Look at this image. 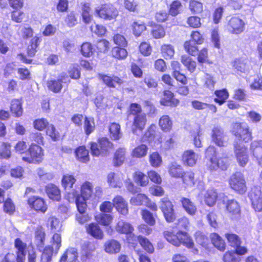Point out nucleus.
I'll return each instance as SVG.
<instances>
[{"label": "nucleus", "instance_id": "obj_24", "mask_svg": "<svg viewBox=\"0 0 262 262\" xmlns=\"http://www.w3.org/2000/svg\"><path fill=\"white\" fill-rule=\"evenodd\" d=\"M123 176L121 173L110 172L107 176V181L111 187L120 188L122 186Z\"/></svg>", "mask_w": 262, "mask_h": 262}, {"label": "nucleus", "instance_id": "obj_61", "mask_svg": "<svg viewBox=\"0 0 262 262\" xmlns=\"http://www.w3.org/2000/svg\"><path fill=\"white\" fill-rule=\"evenodd\" d=\"M184 47L186 51L192 56H195L198 54V47L194 45L191 40L185 41Z\"/></svg>", "mask_w": 262, "mask_h": 262}, {"label": "nucleus", "instance_id": "obj_54", "mask_svg": "<svg viewBox=\"0 0 262 262\" xmlns=\"http://www.w3.org/2000/svg\"><path fill=\"white\" fill-rule=\"evenodd\" d=\"M148 148L144 144H141L136 147L132 151V155L136 158H142L145 156Z\"/></svg>", "mask_w": 262, "mask_h": 262}, {"label": "nucleus", "instance_id": "obj_32", "mask_svg": "<svg viewBox=\"0 0 262 262\" xmlns=\"http://www.w3.org/2000/svg\"><path fill=\"white\" fill-rule=\"evenodd\" d=\"M211 242L214 246L220 251H224L226 248L225 241L217 233H212L210 234Z\"/></svg>", "mask_w": 262, "mask_h": 262}, {"label": "nucleus", "instance_id": "obj_57", "mask_svg": "<svg viewBox=\"0 0 262 262\" xmlns=\"http://www.w3.org/2000/svg\"><path fill=\"white\" fill-rule=\"evenodd\" d=\"M225 236L232 247L234 248L241 244L240 238L235 234L228 233L225 234Z\"/></svg>", "mask_w": 262, "mask_h": 262}, {"label": "nucleus", "instance_id": "obj_15", "mask_svg": "<svg viewBox=\"0 0 262 262\" xmlns=\"http://www.w3.org/2000/svg\"><path fill=\"white\" fill-rule=\"evenodd\" d=\"M147 119L145 114L136 115L134 118L132 130L134 134L138 135V132H141L144 128Z\"/></svg>", "mask_w": 262, "mask_h": 262}, {"label": "nucleus", "instance_id": "obj_21", "mask_svg": "<svg viewBox=\"0 0 262 262\" xmlns=\"http://www.w3.org/2000/svg\"><path fill=\"white\" fill-rule=\"evenodd\" d=\"M78 253L75 248H68L61 255L59 262H78Z\"/></svg>", "mask_w": 262, "mask_h": 262}, {"label": "nucleus", "instance_id": "obj_39", "mask_svg": "<svg viewBox=\"0 0 262 262\" xmlns=\"http://www.w3.org/2000/svg\"><path fill=\"white\" fill-rule=\"evenodd\" d=\"M217 193L214 189H208L204 195V200L209 206H213L216 201Z\"/></svg>", "mask_w": 262, "mask_h": 262}, {"label": "nucleus", "instance_id": "obj_29", "mask_svg": "<svg viewBox=\"0 0 262 262\" xmlns=\"http://www.w3.org/2000/svg\"><path fill=\"white\" fill-rule=\"evenodd\" d=\"M181 202L183 208L188 214L193 215L195 214L197 208L190 199L182 198L181 200Z\"/></svg>", "mask_w": 262, "mask_h": 262}, {"label": "nucleus", "instance_id": "obj_18", "mask_svg": "<svg viewBox=\"0 0 262 262\" xmlns=\"http://www.w3.org/2000/svg\"><path fill=\"white\" fill-rule=\"evenodd\" d=\"M250 151L259 165H262V140H255L251 143Z\"/></svg>", "mask_w": 262, "mask_h": 262}, {"label": "nucleus", "instance_id": "obj_60", "mask_svg": "<svg viewBox=\"0 0 262 262\" xmlns=\"http://www.w3.org/2000/svg\"><path fill=\"white\" fill-rule=\"evenodd\" d=\"M81 52L83 56L89 57L91 56L94 53V49L92 45L89 42L83 43L81 47Z\"/></svg>", "mask_w": 262, "mask_h": 262}, {"label": "nucleus", "instance_id": "obj_53", "mask_svg": "<svg viewBox=\"0 0 262 262\" xmlns=\"http://www.w3.org/2000/svg\"><path fill=\"white\" fill-rule=\"evenodd\" d=\"M223 260V262H240L241 258L234 251H228L224 254Z\"/></svg>", "mask_w": 262, "mask_h": 262}, {"label": "nucleus", "instance_id": "obj_55", "mask_svg": "<svg viewBox=\"0 0 262 262\" xmlns=\"http://www.w3.org/2000/svg\"><path fill=\"white\" fill-rule=\"evenodd\" d=\"M183 177V181L188 187H192L194 186L196 182V180L194 178V174L190 171L184 172Z\"/></svg>", "mask_w": 262, "mask_h": 262}, {"label": "nucleus", "instance_id": "obj_44", "mask_svg": "<svg viewBox=\"0 0 262 262\" xmlns=\"http://www.w3.org/2000/svg\"><path fill=\"white\" fill-rule=\"evenodd\" d=\"M214 94L216 98L214 99V101L220 105H222L224 103L229 96L226 89L215 91Z\"/></svg>", "mask_w": 262, "mask_h": 262}, {"label": "nucleus", "instance_id": "obj_52", "mask_svg": "<svg viewBox=\"0 0 262 262\" xmlns=\"http://www.w3.org/2000/svg\"><path fill=\"white\" fill-rule=\"evenodd\" d=\"M50 243L55 251V255H56L61 246V235L58 233H55L51 238Z\"/></svg>", "mask_w": 262, "mask_h": 262}, {"label": "nucleus", "instance_id": "obj_41", "mask_svg": "<svg viewBox=\"0 0 262 262\" xmlns=\"http://www.w3.org/2000/svg\"><path fill=\"white\" fill-rule=\"evenodd\" d=\"M131 27L134 35L137 37L140 36L142 32L146 29L145 24L140 20L134 21Z\"/></svg>", "mask_w": 262, "mask_h": 262}, {"label": "nucleus", "instance_id": "obj_10", "mask_svg": "<svg viewBox=\"0 0 262 262\" xmlns=\"http://www.w3.org/2000/svg\"><path fill=\"white\" fill-rule=\"evenodd\" d=\"M252 208L256 212L262 211V191L260 188H252L248 194Z\"/></svg>", "mask_w": 262, "mask_h": 262}, {"label": "nucleus", "instance_id": "obj_48", "mask_svg": "<svg viewBox=\"0 0 262 262\" xmlns=\"http://www.w3.org/2000/svg\"><path fill=\"white\" fill-rule=\"evenodd\" d=\"M149 162L153 167H159L162 163L161 156L158 152H153L149 156Z\"/></svg>", "mask_w": 262, "mask_h": 262}, {"label": "nucleus", "instance_id": "obj_11", "mask_svg": "<svg viewBox=\"0 0 262 262\" xmlns=\"http://www.w3.org/2000/svg\"><path fill=\"white\" fill-rule=\"evenodd\" d=\"M65 197L69 202H73L75 201L79 213H84L87 207L85 202L86 200L79 196L77 191L72 190L71 192L67 193Z\"/></svg>", "mask_w": 262, "mask_h": 262}, {"label": "nucleus", "instance_id": "obj_50", "mask_svg": "<svg viewBox=\"0 0 262 262\" xmlns=\"http://www.w3.org/2000/svg\"><path fill=\"white\" fill-rule=\"evenodd\" d=\"M124 48L114 47L112 51L113 56L119 60L125 59L127 56V52Z\"/></svg>", "mask_w": 262, "mask_h": 262}, {"label": "nucleus", "instance_id": "obj_27", "mask_svg": "<svg viewBox=\"0 0 262 262\" xmlns=\"http://www.w3.org/2000/svg\"><path fill=\"white\" fill-rule=\"evenodd\" d=\"M46 191L50 199L55 201H59L60 199V190L55 185L49 184L46 186Z\"/></svg>", "mask_w": 262, "mask_h": 262}, {"label": "nucleus", "instance_id": "obj_28", "mask_svg": "<svg viewBox=\"0 0 262 262\" xmlns=\"http://www.w3.org/2000/svg\"><path fill=\"white\" fill-rule=\"evenodd\" d=\"M86 230L89 234L97 239H102L103 233L100 227L95 223H91L88 225Z\"/></svg>", "mask_w": 262, "mask_h": 262}, {"label": "nucleus", "instance_id": "obj_22", "mask_svg": "<svg viewBox=\"0 0 262 262\" xmlns=\"http://www.w3.org/2000/svg\"><path fill=\"white\" fill-rule=\"evenodd\" d=\"M212 139L213 142L219 146H224L227 139L223 130L219 127H214L213 129Z\"/></svg>", "mask_w": 262, "mask_h": 262}, {"label": "nucleus", "instance_id": "obj_43", "mask_svg": "<svg viewBox=\"0 0 262 262\" xmlns=\"http://www.w3.org/2000/svg\"><path fill=\"white\" fill-rule=\"evenodd\" d=\"M76 179L71 174H66L63 176L61 180V185L64 189H70L73 187L76 182Z\"/></svg>", "mask_w": 262, "mask_h": 262}, {"label": "nucleus", "instance_id": "obj_35", "mask_svg": "<svg viewBox=\"0 0 262 262\" xmlns=\"http://www.w3.org/2000/svg\"><path fill=\"white\" fill-rule=\"evenodd\" d=\"M110 138L114 140H119L122 136L120 125L117 123H112L109 126Z\"/></svg>", "mask_w": 262, "mask_h": 262}, {"label": "nucleus", "instance_id": "obj_42", "mask_svg": "<svg viewBox=\"0 0 262 262\" xmlns=\"http://www.w3.org/2000/svg\"><path fill=\"white\" fill-rule=\"evenodd\" d=\"M159 124L162 130L169 132L172 128V121L168 116L164 115L160 118Z\"/></svg>", "mask_w": 262, "mask_h": 262}, {"label": "nucleus", "instance_id": "obj_25", "mask_svg": "<svg viewBox=\"0 0 262 262\" xmlns=\"http://www.w3.org/2000/svg\"><path fill=\"white\" fill-rule=\"evenodd\" d=\"M98 78L109 87L115 88L117 85H120L123 83V80L117 76L111 77L107 75L99 74Z\"/></svg>", "mask_w": 262, "mask_h": 262}, {"label": "nucleus", "instance_id": "obj_5", "mask_svg": "<svg viewBox=\"0 0 262 262\" xmlns=\"http://www.w3.org/2000/svg\"><path fill=\"white\" fill-rule=\"evenodd\" d=\"M234 155L238 165L245 167L249 161V155L247 147L238 141H235L233 144Z\"/></svg>", "mask_w": 262, "mask_h": 262}, {"label": "nucleus", "instance_id": "obj_34", "mask_svg": "<svg viewBox=\"0 0 262 262\" xmlns=\"http://www.w3.org/2000/svg\"><path fill=\"white\" fill-rule=\"evenodd\" d=\"M45 240V233L43 228L41 227H38L36 229L35 234V243L37 246L39 251H41V248L44 245Z\"/></svg>", "mask_w": 262, "mask_h": 262}, {"label": "nucleus", "instance_id": "obj_58", "mask_svg": "<svg viewBox=\"0 0 262 262\" xmlns=\"http://www.w3.org/2000/svg\"><path fill=\"white\" fill-rule=\"evenodd\" d=\"M39 42L40 39L38 37L34 36L32 38L31 45L29 46L28 47V54L30 56L32 57L35 55L36 49Z\"/></svg>", "mask_w": 262, "mask_h": 262}, {"label": "nucleus", "instance_id": "obj_40", "mask_svg": "<svg viewBox=\"0 0 262 262\" xmlns=\"http://www.w3.org/2000/svg\"><path fill=\"white\" fill-rule=\"evenodd\" d=\"M95 220L100 225L107 226L112 223L113 217L109 214L99 213L95 216Z\"/></svg>", "mask_w": 262, "mask_h": 262}, {"label": "nucleus", "instance_id": "obj_13", "mask_svg": "<svg viewBox=\"0 0 262 262\" xmlns=\"http://www.w3.org/2000/svg\"><path fill=\"white\" fill-rule=\"evenodd\" d=\"M245 23L238 17H232L228 25V30L233 34H239L244 30Z\"/></svg>", "mask_w": 262, "mask_h": 262}, {"label": "nucleus", "instance_id": "obj_45", "mask_svg": "<svg viewBox=\"0 0 262 262\" xmlns=\"http://www.w3.org/2000/svg\"><path fill=\"white\" fill-rule=\"evenodd\" d=\"M126 150L124 148L117 149L114 156V164L116 166L121 165L125 159Z\"/></svg>", "mask_w": 262, "mask_h": 262}, {"label": "nucleus", "instance_id": "obj_38", "mask_svg": "<svg viewBox=\"0 0 262 262\" xmlns=\"http://www.w3.org/2000/svg\"><path fill=\"white\" fill-rule=\"evenodd\" d=\"M104 247L105 252L108 253H118L121 248V245L119 243L114 239L106 242Z\"/></svg>", "mask_w": 262, "mask_h": 262}, {"label": "nucleus", "instance_id": "obj_9", "mask_svg": "<svg viewBox=\"0 0 262 262\" xmlns=\"http://www.w3.org/2000/svg\"><path fill=\"white\" fill-rule=\"evenodd\" d=\"M173 207L172 202L168 198H164L161 200L160 208L167 222L171 223L176 220V216Z\"/></svg>", "mask_w": 262, "mask_h": 262}, {"label": "nucleus", "instance_id": "obj_62", "mask_svg": "<svg viewBox=\"0 0 262 262\" xmlns=\"http://www.w3.org/2000/svg\"><path fill=\"white\" fill-rule=\"evenodd\" d=\"M139 241L141 246L149 253H152L154 248L152 244L149 241V240L144 237L139 236Z\"/></svg>", "mask_w": 262, "mask_h": 262}, {"label": "nucleus", "instance_id": "obj_30", "mask_svg": "<svg viewBox=\"0 0 262 262\" xmlns=\"http://www.w3.org/2000/svg\"><path fill=\"white\" fill-rule=\"evenodd\" d=\"M41 255L40 257V262H51L53 255H55V251L53 247L47 246L41 248Z\"/></svg>", "mask_w": 262, "mask_h": 262}, {"label": "nucleus", "instance_id": "obj_7", "mask_svg": "<svg viewBox=\"0 0 262 262\" xmlns=\"http://www.w3.org/2000/svg\"><path fill=\"white\" fill-rule=\"evenodd\" d=\"M29 156L23 157L24 161L29 163H39L43 159L42 148L35 144H32L29 148Z\"/></svg>", "mask_w": 262, "mask_h": 262}, {"label": "nucleus", "instance_id": "obj_46", "mask_svg": "<svg viewBox=\"0 0 262 262\" xmlns=\"http://www.w3.org/2000/svg\"><path fill=\"white\" fill-rule=\"evenodd\" d=\"M161 52L166 59H171L174 54V50L172 45L165 44L161 46Z\"/></svg>", "mask_w": 262, "mask_h": 262}, {"label": "nucleus", "instance_id": "obj_26", "mask_svg": "<svg viewBox=\"0 0 262 262\" xmlns=\"http://www.w3.org/2000/svg\"><path fill=\"white\" fill-rule=\"evenodd\" d=\"M160 103L165 106H176L179 103L178 99L173 98V94L169 91H165Z\"/></svg>", "mask_w": 262, "mask_h": 262}, {"label": "nucleus", "instance_id": "obj_17", "mask_svg": "<svg viewBox=\"0 0 262 262\" xmlns=\"http://www.w3.org/2000/svg\"><path fill=\"white\" fill-rule=\"evenodd\" d=\"M226 209L232 220H236L240 217L241 207L237 201L228 200L226 203Z\"/></svg>", "mask_w": 262, "mask_h": 262}, {"label": "nucleus", "instance_id": "obj_64", "mask_svg": "<svg viewBox=\"0 0 262 262\" xmlns=\"http://www.w3.org/2000/svg\"><path fill=\"white\" fill-rule=\"evenodd\" d=\"M211 40L214 47L219 49L220 48V36L219 33L218 28H214L211 32Z\"/></svg>", "mask_w": 262, "mask_h": 262}, {"label": "nucleus", "instance_id": "obj_6", "mask_svg": "<svg viewBox=\"0 0 262 262\" xmlns=\"http://www.w3.org/2000/svg\"><path fill=\"white\" fill-rule=\"evenodd\" d=\"M229 185L232 189L240 194L244 193L247 190L244 175L239 172H236L231 176Z\"/></svg>", "mask_w": 262, "mask_h": 262}, {"label": "nucleus", "instance_id": "obj_3", "mask_svg": "<svg viewBox=\"0 0 262 262\" xmlns=\"http://www.w3.org/2000/svg\"><path fill=\"white\" fill-rule=\"evenodd\" d=\"M231 133L239 142H248L252 139V132L245 123H234L232 124Z\"/></svg>", "mask_w": 262, "mask_h": 262}, {"label": "nucleus", "instance_id": "obj_59", "mask_svg": "<svg viewBox=\"0 0 262 262\" xmlns=\"http://www.w3.org/2000/svg\"><path fill=\"white\" fill-rule=\"evenodd\" d=\"M141 215L143 220L149 225L153 226L156 223V220L152 213L147 210H143Z\"/></svg>", "mask_w": 262, "mask_h": 262}, {"label": "nucleus", "instance_id": "obj_33", "mask_svg": "<svg viewBox=\"0 0 262 262\" xmlns=\"http://www.w3.org/2000/svg\"><path fill=\"white\" fill-rule=\"evenodd\" d=\"M11 111L16 117L22 116L23 109L22 107V101L20 99H14L11 102Z\"/></svg>", "mask_w": 262, "mask_h": 262}, {"label": "nucleus", "instance_id": "obj_2", "mask_svg": "<svg viewBox=\"0 0 262 262\" xmlns=\"http://www.w3.org/2000/svg\"><path fill=\"white\" fill-rule=\"evenodd\" d=\"M166 239L171 244L179 246L181 244L188 248H191L194 243L187 233L179 231L175 233L173 230H167L163 232Z\"/></svg>", "mask_w": 262, "mask_h": 262}, {"label": "nucleus", "instance_id": "obj_47", "mask_svg": "<svg viewBox=\"0 0 262 262\" xmlns=\"http://www.w3.org/2000/svg\"><path fill=\"white\" fill-rule=\"evenodd\" d=\"M181 62L190 72L192 73L194 71L196 68V62L192 60L189 56L186 55L182 56Z\"/></svg>", "mask_w": 262, "mask_h": 262}, {"label": "nucleus", "instance_id": "obj_36", "mask_svg": "<svg viewBox=\"0 0 262 262\" xmlns=\"http://www.w3.org/2000/svg\"><path fill=\"white\" fill-rule=\"evenodd\" d=\"M168 172L171 177L174 178L182 177L184 174L182 166L175 162L171 163L169 167Z\"/></svg>", "mask_w": 262, "mask_h": 262}, {"label": "nucleus", "instance_id": "obj_63", "mask_svg": "<svg viewBox=\"0 0 262 262\" xmlns=\"http://www.w3.org/2000/svg\"><path fill=\"white\" fill-rule=\"evenodd\" d=\"M189 8L192 13L198 14L203 11V4L198 1H191L189 3Z\"/></svg>", "mask_w": 262, "mask_h": 262}, {"label": "nucleus", "instance_id": "obj_14", "mask_svg": "<svg viewBox=\"0 0 262 262\" xmlns=\"http://www.w3.org/2000/svg\"><path fill=\"white\" fill-rule=\"evenodd\" d=\"M14 247L16 249V262H25L27 253V244L17 238L14 241Z\"/></svg>", "mask_w": 262, "mask_h": 262}, {"label": "nucleus", "instance_id": "obj_31", "mask_svg": "<svg viewBox=\"0 0 262 262\" xmlns=\"http://www.w3.org/2000/svg\"><path fill=\"white\" fill-rule=\"evenodd\" d=\"M77 159L80 162L86 163L90 160L89 151L85 146H80L75 150Z\"/></svg>", "mask_w": 262, "mask_h": 262}, {"label": "nucleus", "instance_id": "obj_1", "mask_svg": "<svg viewBox=\"0 0 262 262\" xmlns=\"http://www.w3.org/2000/svg\"><path fill=\"white\" fill-rule=\"evenodd\" d=\"M205 157L207 160L206 166L210 170H216L219 168L225 170L227 167V158L217 156L213 146H209L206 150Z\"/></svg>", "mask_w": 262, "mask_h": 262}, {"label": "nucleus", "instance_id": "obj_12", "mask_svg": "<svg viewBox=\"0 0 262 262\" xmlns=\"http://www.w3.org/2000/svg\"><path fill=\"white\" fill-rule=\"evenodd\" d=\"M96 11L100 17L109 20L115 19L118 14L117 9L111 4L102 5L100 9H96Z\"/></svg>", "mask_w": 262, "mask_h": 262}, {"label": "nucleus", "instance_id": "obj_19", "mask_svg": "<svg viewBox=\"0 0 262 262\" xmlns=\"http://www.w3.org/2000/svg\"><path fill=\"white\" fill-rule=\"evenodd\" d=\"M113 206L121 214L126 216L128 213L127 203L120 195L115 196L113 200Z\"/></svg>", "mask_w": 262, "mask_h": 262}, {"label": "nucleus", "instance_id": "obj_56", "mask_svg": "<svg viewBox=\"0 0 262 262\" xmlns=\"http://www.w3.org/2000/svg\"><path fill=\"white\" fill-rule=\"evenodd\" d=\"M148 201V197L143 194H138L132 197L130 200V203L134 206H140L145 205V202Z\"/></svg>", "mask_w": 262, "mask_h": 262}, {"label": "nucleus", "instance_id": "obj_37", "mask_svg": "<svg viewBox=\"0 0 262 262\" xmlns=\"http://www.w3.org/2000/svg\"><path fill=\"white\" fill-rule=\"evenodd\" d=\"M93 189V186L91 182L88 181L84 182L81 186V195H79V196L88 200L92 195Z\"/></svg>", "mask_w": 262, "mask_h": 262}, {"label": "nucleus", "instance_id": "obj_4", "mask_svg": "<svg viewBox=\"0 0 262 262\" xmlns=\"http://www.w3.org/2000/svg\"><path fill=\"white\" fill-rule=\"evenodd\" d=\"M91 150L93 156H105L113 147V143L105 137H102L99 139L98 144L92 142Z\"/></svg>", "mask_w": 262, "mask_h": 262}, {"label": "nucleus", "instance_id": "obj_49", "mask_svg": "<svg viewBox=\"0 0 262 262\" xmlns=\"http://www.w3.org/2000/svg\"><path fill=\"white\" fill-rule=\"evenodd\" d=\"M83 127L85 133L87 135L91 134L95 128L94 118L85 117L84 118Z\"/></svg>", "mask_w": 262, "mask_h": 262}, {"label": "nucleus", "instance_id": "obj_23", "mask_svg": "<svg viewBox=\"0 0 262 262\" xmlns=\"http://www.w3.org/2000/svg\"><path fill=\"white\" fill-rule=\"evenodd\" d=\"M68 77L65 75H61L57 80H50L47 82V86L49 90L54 93L60 92L62 85V82H66Z\"/></svg>", "mask_w": 262, "mask_h": 262}, {"label": "nucleus", "instance_id": "obj_51", "mask_svg": "<svg viewBox=\"0 0 262 262\" xmlns=\"http://www.w3.org/2000/svg\"><path fill=\"white\" fill-rule=\"evenodd\" d=\"M135 182L141 186H145L148 183V178L141 171L136 172L134 174Z\"/></svg>", "mask_w": 262, "mask_h": 262}, {"label": "nucleus", "instance_id": "obj_8", "mask_svg": "<svg viewBox=\"0 0 262 262\" xmlns=\"http://www.w3.org/2000/svg\"><path fill=\"white\" fill-rule=\"evenodd\" d=\"M115 229L119 233L126 235V238L128 243L134 244V242L136 241V236L133 233L134 229L129 223L121 220L118 221Z\"/></svg>", "mask_w": 262, "mask_h": 262}, {"label": "nucleus", "instance_id": "obj_16", "mask_svg": "<svg viewBox=\"0 0 262 262\" xmlns=\"http://www.w3.org/2000/svg\"><path fill=\"white\" fill-rule=\"evenodd\" d=\"M30 207L37 211L45 213L48 208L44 200L38 196L30 197L28 201Z\"/></svg>", "mask_w": 262, "mask_h": 262}, {"label": "nucleus", "instance_id": "obj_20", "mask_svg": "<svg viewBox=\"0 0 262 262\" xmlns=\"http://www.w3.org/2000/svg\"><path fill=\"white\" fill-rule=\"evenodd\" d=\"M198 158V155L190 149L183 152L182 160L184 165L192 167L196 163Z\"/></svg>", "mask_w": 262, "mask_h": 262}]
</instances>
